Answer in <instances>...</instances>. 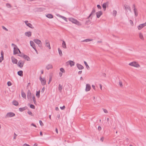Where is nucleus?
<instances>
[{
  "mask_svg": "<svg viewBox=\"0 0 146 146\" xmlns=\"http://www.w3.org/2000/svg\"><path fill=\"white\" fill-rule=\"evenodd\" d=\"M1 58H4V52L3 50H1Z\"/></svg>",
  "mask_w": 146,
  "mask_h": 146,
  "instance_id": "obj_38",
  "label": "nucleus"
},
{
  "mask_svg": "<svg viewBox=\"0 0 146 146\" xmlns=\"http://www.w3.org/2000/svg\"><path fill=\"white\" fill-rule=\"evenodd\" d=\"M52 68L53 66L51 64H48L46 66V68L48 70Z\"/></svg>",
  "mask_w": 146,
  "mask_h": 146,
  "instance_id": "obj_22",
  "label": "nucleus"
},
{
  "mask_svg": "<svg viewBox=\"0 0 146 146\" xmlns=\"http://www.w3.org/2000/svg\"><path fill=\"white\" fill-rule=\"evenodd\" d=\"M21 54L19 55V56H20V57H23V56H24L25 54H24L23 53H21L20 54Z\"/></svg>",
  "mask_w": 146,
  "mask_h": 146,
  "instance_id": "obj_51",
  "label": "nucleus"
},
{
  "mask_svg": "<svg viewBox=\"0 0 146 146\" xmlns=\"http://www.w3.org/2000/svg\"><path fill=\"white\" fill-rule=\"evenodd\" d=\"M39 123L40 124V125L41 126H43L44 125V124L43 123L42 121L41 120H40L39 121Z\"/></svg>",
  "mask_w": 146,
  "mask_h": 146,
  "instance_id": "obj_45",
  "label": "nucleus"
},
{
  "mask_svg": "<svg viewBox=\"0 0 146 146\" xmlns=\"http://www.w3.org/2000/svg\"><path fill=\"white\" fill-rule=\"evenodd\" d=\"M45 10V8H36L35 9V10L37 12L42 11Z\"/></svg>",
  "mask_w": 146,
  "mask_h": 146,
  "instance_id": "obj_5",
  "label": "nucleus"
},
{
  "mask_svg": "<svg viewBox=\"0 0 146 146\" xmlns=\"http://www.w3.org/2000/svg\"><path fill=\"white\" fill-rule=\"evenodd\" d=\"M44 90H45V88H44V87L41 90V92L42 93H43L44 91Z\"/></svg>",
  "mask_w": 146,
  "mask_h": 146,
  "instance_id": "obj_53",
  "label": "nucleus"
},
{
  "mask_svg": "<svg viewBox=\"0 0 146 146\" xmlns=\"http://www.w3.org/2000/svg\"><path fill=\"white\" fill-rule=\"evenodd\" d=\"M32 47L35 50V51L36 52V53H38V52L37 51L36 48V46H32Z\"/></svg>",
  "mask_w": 146,
  "mask_h": 146,
  "instance_id": "obj_47",
  "label": "nucleus"
},
{
  "mask_svg": "<svg viewBox=\"0 0 146 146\" xmlns=\"http://www.w3.org/2000/svg\"><path fill=\"white\" fill-rule=\"evenodd\" d=\"M77 68L79 70H82L84 69V67L81 64L77 63L76 64Z\"/></svg>",
  "mask_w": 146,
  "mask_h": 146,
  "instance_id": "obj_13",
  "label": "nucleus"
},
{
  "mask_svg": "<svg viewBox=\"0 0 146 146\" xmlns=\"http://www.w3.org/2000/svg\"><path fill=\"white\" fill-rule=\"evenodd\" d=\"M3 58H2L1 57H0V62H1L2 60H3Z\"/></svg>",
  "mask_w": 146,
  "mask_h": 146,
  "instance_id": "obj_61",
  "label": "nucleus"
},
{
  "mask_svg": "<svg viewBox=\"0 0 146 146\" xmlns=\"http://www.w3.org/2000/svg\"><path fill=\"white\" fill-rule=\"evenodd\" d=\"M91 87L90 85L89 84H87L86 86V92L90 91L91 89Z\"/></svg>",
  "mask_w": 146,
  "mask_h": 146,
  "instance_id": "obj_8",
  "label": "nucleus"
},
{
  "mask_svg": "<svg viewBox=\"0 0 146 146\" xmlns=\"http://www.w3.org/2000/svg\"><path fill=\"white\" fill-rule=\"evenodd\" d=\"M30 46H35L34 42L33 41H30Z\"/></svg>",
  "mask_w": 146,
  "mask_h": 146,
  "instance_id": "obj_36",
  "label": "nucleus"
},
{
  "mask_svg": "<svg viewBox=\"0 0 146 146\" xmlns=\"http://www.w3.org/2000/svg\"><path fill=\"white\" fill-rule=\"evenodd\" d=\"M58 90L60 92H62V86L60 84H59L58 85Z\"/></svg>",
  "mask_w": 146,
  "mask_h": 146,
  "instance_id": "obj_23",
  "label": "nucleus"
},
{
  "mask_svg": "<svg viewBox=\"0 0 146 146\" xmlns=\"http://www.w3.org/2000/svg\"><path fill=\"white\" fill-rule=\"evenodd\" d=\"M104 137H102L101 138V139H100V140L102 142H103L104 141Z\"/></svg>",
  "mask_w": 146,
  "mask_h": 146,
  "instance_id": "obj_60",
  "label": "nucleus"
},
{
  "mask_svg": "<svg viewBox=\"0 0 146 146\" xmlns=\"http://www.w3.org/2000/svg\"><path fill=\"white\" fill-rule=\"evenodd\" d=\"M69 21L75 24L78 25H81V24L77 20L72 18H70L68 19Z\"/></svg>",
  "mask_w": 146,
  "mask_h": 146,
  "instance_id": "obj_1",
  "label": "nucleus"
},
{
  "mask_svg": "<svg viewBox=\"0 0 146 146\" xmlns=\"http://www.w3.org/2000/svg\"><path fill=\"white\" fill-rule=\"evenodd\" d=\"M28 108V107L27 106H25L23 108H19V110L20 111H23L25 110Z\"/></svg>",
  "mask_w": 146,
  "mask_h": 146,
  "instance_id": "obj_15",
  "label": "nucleus"
},
{
  "mask_svg": "<svg viewBox=\"0 0 146 146\" xmlns=\"http://www.w3.org/2000/svg\"><path fill=\"white\" fill-rule=\"evenodd\" d=\"M24 22L29 27L32 29H33L34 28V27H33L31 23H28V22L27 21H25Z\"/></svg>",
  "mask_w": 146,
  "mask_h": 146,
  "instance_id": "obj_6",
  "label": "nucleus"
},
{
  "mask_svg": "<svg viewBox=\"0 0 146 146\" xmlns=\"http://www.w3.org/2000/svg\"><path fill=\"white\" fill-rule=\"evenodd\" d=\"M11 59L12 60V62L13 64H17L18 61L17 59L13 57H12Z\"/></svg>",
  "mask_w": 146,
  "mask_h": 146,
  "instance_id": "obj_17",
  "label": "nucleus"
},
{
  "mask_svg": "<svg viewBox=\"0 0 146 146\" xmlns=\"http://www.w3.org/2000/svg\"><path fill=\"white\" fill-rule=\"evenodd\" d=\"M62 75V73L61 72H59V75L60 76V77H61Z\"/></svg>",
  "mask_w": 146,
  "mask_h": 146,
  "instance_id": "obj_64",
  "label": "nucleus"
},
{
  "mask_svg": "<svg viewBox=\"0 0 146 146\" xmlns=\"http://www.w3.org/2000/svg\"><path fill=\"white\" fill-rule=\"evenodd\" d=\"M31 125L33 126H34V127H36V125H35V124H34V123H32L31 124Z\"/></svg>",
  "mask_w": 146,
  "mask_h": 146,
  "instance_id": "obj_62",
  "label": "nucleus"
},
{
  "mask_svg": "<svg viewBox=\"0 0 146 146\" xmlns=\"http://www.w3.org/2000/svg\"><path fill=\"white\" fill-rule=\"evenodd\" d=\"M30 107L32 109H35V107L34 105L33 104H31L30 105Z\"/></svg>",
  "mask_w": 146,
  "mask_h": 146,
  "instance_id": "obj_39",
  "label": "nucleus"
},
{
  "mask_svg": "<svg viewBox=\"0 0 146 146\" xmlns=\"http://www.w3.org/2000/svg\"><path fill=\"white\" fill-rule=\"evenodd\" d=\"M109 4V2H107L106 3H103L102 5V7L103 8L104 10V11H105L106 10V5H108Z\"/></svg>",
  "mask_w": 146,
  "mask_h": 146,
  "instance_id": "obj_12",
  "label": "nucleus"
},
{
  "mask_svg": "<svg viewBox=\"0 0 146 146\" xmlns=\"http://www.w3.org/2000/svg\"><path fill=\"white\" fill-rule=\"evenodd\" d=\"M139 36L140 38L141 39H143V35L141 33H139Z\"/></svg>",
  "mask_w": 146,
  "mask_h": 146,
  "instance_id": "obj_33",
  "label": "nucleus"
},
{
  "mask_svg": "<svg viewBox=\"0 0 146 146\" xmlns=\"http://www.w3.org/2000/svg\"><path fill=\"white\" fill-rule=\"evenodd\" d=\"M13 104L15 106H17L19 105V103L16 100L13 101Z\"/></svg>",
  "mask_w": 146,
  "mask_h": 146,
  "instance_id": "obj_24",
  "label": "nucleus"
},
{
  "mask_svg": "<svg viewBox=\"0 0 146 146\" xmlns=\"http://www.w3.org/2000/svg\"><path fill=\"white\" fill-rule=\"evenodd\" d=\"M25 35L27 36L30 37L31 36V33L30 31L27 32L25 33Z\"/></svg>",
  "mask_w": 146,
  "mask_h": 146,
  "instance_id": "obj_18",
  "label": "nucleus"
},
{
  "mask_svg": "<svg viewBox=\"0 0 146 146\" xmlns=\"http://www.w3.org/2000/svg\"><path fill=\"white\" fill-rule=\"evenodd\" d=\"M119 85L121 87H123L122 84L121 82H120V81L119 82Z\"/></svg>",
  "mask_w": 146,
  "mask_h": 146,
  "instance_id": "obj_50",
  "label": "nucleus"
},
{
  "mask_svg": "<svg viewBox=\"0 0 146 146\" xmlns=\"http://www.w3.org/2000/svg\"><path fill=\"white\" fill-rule=\"evenodd\" d=\"M40 91H37L36 94V96L38 98L40 97Z\"/></svg>",
  "mask_w": 146,
  "mask_h": 146,
  "instance_id": "obj_29",
  "label": "nucleus"
},
{
  "mask_svg": "<svg viewBox=\"0 0 146 146\" xmlns=\"http://www.w3.org/2000/svg\"><path fill=\"white\" fill-rule=\"evenodd\" d=\"M84 63L85 64V65L87 69H88V70L89 69L90 67L88 66V64H87V63L85 61H84Z\"/></svg>",
  "mask_w": 146,
  "mask_h": 146,
  "instance_id": "obj_32",
  "label": "nucleus"
},
{
  "mask_svg": "<svg viewBox=\"0 0 146 146\" xmlns=\"http://www.w3.org/2000/svg\"><path fill=\"white\" fill-rule=\"evenodd\" d=\"M59 15V17H60L62 18L64 20L65 19H66V17H65L62 16H61V15Z\"/></svg>",
  "mask_w": 146,
  "mask_h": 146,
  "instance_id": "obj_43",
  "label": "nucleus"
},
{
  "mask_svg": "<svg viewBox=\"0 0 146 146\" xmlns=\"http://www.w3.org/2000/svg\"><path fill=\"white\" fill-rule=\"evenodd\" d=\"M15 116V114L13 113L10 112L7 113L6 115V117H11Z\"/></svg>",
  "mask_w": 146,
  "mask_h": 146,
  "instance_id": "obj_3",
  "label": "nucleus"
},
{
  "mask_svg": "<svg viewBox=\"0 0 146 146\" xmlns=\"http://www.w3.org/2000/svg\"><path fill=\"white\" fill-rule=\"evenodd\" d=\"M62 46H66L65 42L63 41L62 43Z\"/></svg>",
  "mask_w": 146,
  "mask_h": 146,
  "instance_id": "obj_55",
  "label": "nucleus"
},
{
  "mask_svg": "<svg viewBox=\"0 0 146 146\" xmlns=\"http://www.w3.org/2000/svg\"><path fill=\"white\" fill-rule=\"evenodd\" d=\"M132 8H133L134 11H137V9H136L135 8V4L133 5V7H132Z\"/></svg>",
  "mask_w": 146,
  "mask_h": 146,
  "instance_id": "obj_37",
  "label": "nucleus"
},
{
  "mask_svg": "<svg viewBox=\"0 0 146 146\" xmlns=\"http://www.w3.org/2000/svg\"><path fill=\"white\" fill-rule=\"evenodd\" d=\"M17 46H15V47L14 48L13 54H16L18 53V50H19V49L18 48Z\"/></svg>",
  "mask_w": 146,
  "mask_h": 146,
  "instance_id": "obj_7",
  "label": "nucleus"
},
{
  "mask_svg": "<svg viewBox=\"0 0 146 146\" xmlns=\"http://www.w3.org/2000/svg\"><path fill=\"white\" fill-rule=\"evenodd\" d=\"M2 28L3 29L5 30L6 31H8V30L5 27L3 26H2Z\"/></svg>",
  "mask_w": 146,
  "mask_h": 146,
  "instance_id": "obj_54",
  "label": "nucleus"
},
{
  "mask_svg": "<svg viewBox=\"0 0 146 146\" xmlns=\"http://www.w3.org/2000/svg\"><path fill=\"white\" fill-rule=\"evenodd\" d=\"M14 135H15L13 137V139H15L16 138V137L17 135L15 133H14Z\"/></svg>",
  "mask_w": 146,
  "mask_h": 146,
  "instance_id": "obj_58",
  "label": "nucleus"
},
{
  "mask_svg": "<svg viewBox=\"0 0 146 146\" xmlns=\"http://www.w3.org/2000/svg\"><path fill=\"white\" fill-rule=\"evenodd\" d=\"M27 97L28 99H31V93L29 90L28 91Z\"/></svg>",
  "mask_w": 146,
  "mask_h": 146,
  "instance_id": "obj_20",
  "label": "nucleus"
},
{
  "mask_svg": "<svg viewBox=\"0 0 146 146\" xmlns=\"http://www.w3.org/2000/svg\"><path fill=\"white\" fill-rule=\"evenodd\" d=\"M92 87L94 90H95V86L94 85H92Z\"/></svg>",
  "mask_w": 146,
  "mask_h": 146,
  "instance_id": "obj_63",
  "label": "nucleus"
},
{
  "mask_svg": "<svg viewBox=\"0 0 146 146\" xmlns=\"http://www.w3.org/2000/svg\"><path fill=\"white\" fill-rule=\"evenodd\" d=\"M67 63H68L70 65V66L72 67L74 66L75 64V62L72 60H69L67 62Z\"/></svg>",
  "mask_w": 146,
  "mask_h": 146,
  "instance_id": "obj_11",
  "label": "nucleus"
},
{
  "mask_svg": "<svg viewBox=\"0 0 146 146\" xmlns=\"http://www.w3.org/2000/svg\"><path fill=\"white\" fill-rule=\"evenodd\" d=\"M23 72L22 70H20L17 72L18 74L20 76H23Z\"/></svg>",
  "mask_w": 146,
  "mask_h": 146,
  "instance_id": "obj_21",
  "label": "nucleus"
},
{
  "mask_svg": "<svg viewBox=\"0 0 146 146\" xmlns=\"http://www.w3.org/2000/svg\"><path fill=\"white\" fill-rule=\"evenodd\" d=\"M91 40H92L90 39H87L84 40H83L82 41L84 42H87L89 41H91Z\"/></svg>",
  "mask_w": 146,
  "mask_h": 146,
  "instance_id": "obj_34",
  "label": "nucleus"
},
{
  "mask_svg": "<svg viewBox=\"0 0 146 146\" xmlns=\"http://www.w3.org/2000/svg\"><path fill=\"white\" fill-rule=\"evenodd\" d=\"M45 43L46 46H50L49 41L47 40H45Z\"/></svg>",
  "mask_w": 146,
  "mask_h": 146,
  "instance_id": "obj_27",
  "label": "nucleus"
},
{
  "mask_svg": "<svg viewBox=\"0 0 146 146\" xmlns=\"http://www.w3.org/2000/svg\"><path fill=\"white\" fill-rule=\"evenodd\" d=\"M51 80H52V78H51V77H50L49 80V81H48V84H50V82H51Z\"/></svg>",
  "mask_w": 146,
  "mask_h": 146,
  "instance_id": "obj_56",
  "label": "nucleus"
},
{
  "mask_svg": "<svg viewBox=\"0 0 146 146\" xmlns=\"http://www.w3.org/2000/svg\"><path fill=\"white\" fill-rule=\"evenodd\" d=\"M21 95L22 97L24 98H26V95L25 93L23 92H21Z\"/></svg>",
  "mask_w": 146,
  "mask_h": 146,
  "instance_id": "obj_28",
  "label": "nucleus"
},
{
  "mask_svg": "<svg viewBox=\"0 0 146 146\" xmlns=\"http://www.w3.org/2000/svg\"><path fill=\"white\" fill-rule=\"evenodd\" d=\"M103 111L105 113H108V111L107 110L104 108L103 109Z\"/></svg>",
  "mask_w": 146,
  "mask_h": 146,
  "instance_id": "obj_48",
  "label": "nucleus"
},
{
  "mask_svg": "<svg viewBox=\"0 0 146 146\" xmlns=\"http://www.w3.org/2000/svg\"><path fill=\"white\" fill-rule=\"evenodd\" d=\"M102 129V128H101V127L99 126L98 127V129L99 131H100Z\"/></svg>",
  "mask_w": 146,
  "mask_h": 146,
  "instance_id": "obj_59",
  "label": "nucleus"
},
{
  "mask_svg": "<svg viewBox=\"0 0 146 146\" xmlns=\"http://www.w3.org/2000/svg\"><path fill=\"white\" fill-rule=\"evenodd\" d=\"M96 17L97 18H99L101 16L102 14V12L101 11H100L97 12L96 13Z\"/></svg>",
  "mask_w": 146,
  "mask_h": 146,
  "instance_id": "obj_10",
  "label": "nucleus"
},
{
  "mask_svg": "<svg viewBox=\"0 0 146 146\" xmlns=\"http://www.w3.org/2000/svg\"><path fill=\"white\" fill-rule=\"evenodd\" d=\"M6 6L8 8H10L11 7V5L8 3H7L6 4Z\"/></svg>",
  "mask_w": 146,
  "mask_h": 146,
  "instance_id": "obj_41",
  "label": "nucleus"
},
{
  "mask_svg": "<svg viewBox=\"0 0 146 146\" xmlns=\"http://www.w3.org/2000/svg\"><path fill=\"white\" fill-rule=\"evenodd\" d=\"M60 71H61L62 73H64L65 72V71L64 69L63 68H61L60 69Z\"/></svg>",
  "mask_w": 146,
  "mask_h": 146,
  "instance_id": "obj_40",
  "label": "nucleus"
},
{
  "mask_svg": "<svg viewBox=\"0 0 146 146\" xmlns=\"http://www.w3.org/2000/svg\"><path fill=\"white\" fill-rule=\"evenodd\" d=\"M95 11L94 8H93L91 13L90 14V16H91L93 13L95 12Z\"/></svg>",
  "mask_w": 146,
  "mask_h": 146,
  "instance_id": "obj_30",
  "label": "nucleus"
},
{
  "mask_svg": "<svg viewBox=\"0 0 146 146\" xmlns=\"http://www.w3.org/2000/svg\"><path fill=\"white\" fill-rule=\"evenodd\" d=\"M24 64V62L22 60H20L17 64V65L20 68H22L23 67Z\"/></svg>",
  "mask_w": 146,
  "mask_h": 146,
  "instance_id": "obj_4",
  "label": "nucleus"
},
{
  "mask_svg": "<svg viewBox=\"0 0 146 146\" xmlns=\"http://www.w3.org/2000/svg\"><path fill=\"white\" fill-rule=\"evenodd\" d=\"M97 7L99 9H101V7L100 5H97Z\"/></svg>",
  "mask_w": 146,
  "mask_h": 146,
  "instance_id": "obj_52",
  "label": "nucleus"
},
{
  "mask_svg": "<svg viewBox=\"0 0 146 146\" xmlns=\"http://www.w3.org/2000/svg\"><path fill=\"white\" fill-rule=\"evenodd\" d=\"M23 58L27 61H30V59L29 57L26 55H25L23 56Z\"/></svg>",
  "mask_w": 146,
  "mask_h": 146,
  "instance_id": "obj_19",
  "label": "nucleus"
},
{
  "mask_svg": "<svg viewBox=\"0 0 146 146\" xmlns=\"http://www.w3.org/2000/svg\"><path fill=\"white\" fill-rule=\"evenodd\" d=\"M7 84L8 86H10L12 85V83L10 81L7 82Z\"/></svg>",
  "mask_w": 146,
  "mask_h": 146,
  "instance_id": "obj_44",
  "label": "nucleus"
},
{
  "mask_svg": "<svg viewBox=\"0 0 146 146\" xmlns=\"http://www.w3.org/2000/svg\"><path fill=\"white\" fill-rule=\"evenodd\" d=\"M145 24L144 23L142 24L139 25L138 27V28L139 30H141L144 27L146 26Z\"/></svg>",
  "mask_w": 146,
  "mask_h": 146,
  "instance_id": "obj_14",
  "label": "nucleus"
},
{
  "mask_svg": "<svg viewBox=\"0 0 146 146\" xmlns=\"http://www.w3.org/2000/svg\"><path fill=\"white\" fill-rule=\"evenodd\" d=\"M117 12L116 11L114 10L113 11V15L114 16H115L116 15Z\"/></svg>",
  "mask_w": 146,
  "mask_h": 146,
  "instance_id": "obj_35",
  "label": "nucleus"
},
{
  "mask_svg": "<svg viewBox=\"0 0 146 146\" xmlns=\"http://www.w3.org/2000/svg\"><path fill=\"white\" fill-rule=\"evenodd\" d=\"M129 65L136 67H138L140 66L139 64L135 62H132L129 63Z\"/></svg>",
  "mask_w": 146,
  "mask_h": 146,
  "instance_id": "obj_2",
  "label": "nucleus"
},
{
  "mask_svg": "<svg viewBox=\"0 0 146 146\" xmlns=\"http://www.w3.org/2000/svg\"><path fill=\"white\" fill-rule=\"evenodd\" d=\"M46 16L47 17L50 18H52L53 17V16L51 14H48L46 15Z\"/></svg>",
  "mask_w": 146,
  "mask_h": 146,
  "instance_id": "obj_25",
  "label": "nucleus"
},
{
  "mask_svg": "<svg viewBox=\"0 0 146 146\" xmlns=\"http://www.w3.org/2000/svg\"><path fill=\"white\" fill-rule=\"evenodd\" d=\"M124 7L125 8V9H126V10H128L130 12L131 11V8L129 6L127 5L126 4H125L124 5Z\"/></svg>",
  "mask_w": 146,
  "mask_h": 146,
  "instance_id": "obj_16",
  "label": "nucleus"
},
{
  "mask_svg": "<svg viewBox=\"0 0 146 146\" xmlns=\"http://www.w3.org/2000/svg\"><path fill=\"white\" fill-rule=\"evenodd\" d=\"M41 82L42 85H44L46 84V81L44 79L43 80H42L41 81Z\"/></svg>",
  "mask_w": 146,
  "mask_h": 146,
  "instance_id": "obj_26",
  "label": "nucleus"
},
{
  "mask_svg": "<svg viewBox=\"0 0 146 146\" xmlns=\"http://www.w3.org/2000/svg\"><path fill=\"white\" fill-rule=\"evenodd\" d=\"M60 108L62 110H64L65 108V107L64 106H63L62 107H60Z\"/></svg>",
  "mask_w": 146,
  "mask_h": 146,
  "instance_id": "obj_49",
  "label": "nucleus"
},
{
  "mask_svg": "<svg viewBox=\"0 0 146 146\" xmlns=\"http://www.w3.org/2000/svg\"><path fill=\"white\" fill-rule=\"evenodd\" d=\"M137 11H134L135 16L136 17L138 16V13H137Z\"/></svg>",
  "mask_w": 146,
  "mask_h": 146,
  "instance_id": "obj_42",
  "label": "nucleus"
},
{
  "mask_svg": "<svg viewBox=\"0 0 146 146\" xmlns=\"http://www.w3.org/2000/svg\"><path fill=\"white\" fill-rule=\"evenodd\" d=\"M27 113L29 115H31L32 116L33 115L31 111H28L27 112Z\"/></svg>",
  "mask_w": 146,
  "mask_h": 146,
  "instance_id": "obj_46",
  "label": "nucleus"
},
{
  "mask_svg": "<svg viewBox=\"0 0 146 146\" xmlns=\"http://www.w3.org/2000/svg\"><path fill=\"white\" fill-rule=\"evenodd\" d=\"M58 50L59 54V55H60V56H62V51L61 49H60L59 48H58Z\"/></svg>",
  "mask_w": 146,
  "mask_h": 146,
  "instance_id": "obj_31",
  "label": "nucleus"
},
{
  "mask_svg": "<svg viewBox=\"0 0 146 146\" xmlns=\"http://www.w3.org/2000/svg\"><path fill=\"white\" fill-rule=\"evenodd\" d=\"M33 40L38 45H41V41L38 39H35Z\"/></svg>",
  "mask_w": 146,
  "mask_h": 146,
  "instance_id": "obj_9",
  "label": "nucleus"
},
{
  "mask_svg": "<svg viewBox=\"0 0 146 146\" xmlns=\"http://www.w3.org/2000/svg\"><path fill=\"white\" fill-rule=\"evenodd\" d=\"M23 146H31L28 144H27L26 143H25L23 145Z\"/></svg>",
  "mask_w": 146,
  "mask_h": 146,
  "instance_id": "obj_57",
  "label": "nucleus"
}]
</instances>
